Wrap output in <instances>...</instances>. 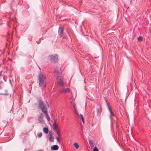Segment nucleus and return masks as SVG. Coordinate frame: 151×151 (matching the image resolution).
I'll list each match as a JSON object with an SVG mask.
<instances>
[{"mask_svg": "<svg viewBox=\"0 0 151 151\" xmlns=\"http://www.w3.org/2000/svg\"><path fill=\"white\" fill-rule=\"evenodd\" d=\"M60 137H56V139L58 141V142H59V143H60Z\"/></svg>", "mask_w": 151, "mask_h": 151, "instance_id": "21", "label": "nucleus"}, {"mask_svg": "<svg viewBox=\"0 0 151 151\" xmlns=\"http://www.w3.org/2000/svg\"><path fill=\"white\" fill-rule=\"evenodd\" d=\"M50 117L48 116V121H50Z\"/></svg>", "mask_w": 151, "mask_h": 151, "instance_id": "28", "label": "nucleus"}, {"mask_svg": "<svg viewBox=\"0 0 151 151\" xmlns=\"http://www.w3.org/2000/svg\"><path fill=\"white\" fill-rule=\"evenodd\" d=\"M13 19V21L14 22L15 21H16V18H15V17H14V19Z\"/></svg>", "mask_w": 151, "mask_h": 151, "instance_id": "29", "label": "nucleus"}, {"mask_svg": "<svg viewBox=\"0 0 151 151\" xmlns=\"http://www.w3.org/2000/svg\"><path fill=\"white\" fill-rule=\"evenodd\" d=\"M43 116V114H41L40 116V119H39V120H40V119H41Z\"/></svg>", "mask_w": 151, "mask_h": 151, "instance_id": "23", "label": "nucleus"}, {"mask_svg": "<svg viewBox=\"0 0 151 151\" xmlns=\"http://www.w3.org/2000/svg\"><path fill=\"white\" fill-rule=\"evenodd\" d=\"M43 130L44 133L47 134V128H44L43 129Z\"/></svg>", "mask_w": 151, "mask_h": 151, "instance_id": "13", "label": "nucleus"}, {"mask_svg": "<svg viewBox=\"0 0 151 151\" xmlns=\"http://www.w3.org/2000/svg\"><path fill=\"white\" fill-rule=\"evenodd\" d=\"M39 106H38V109H41L42 111L45 114L46 117L47 119V111L46 108V106L44 102L40 100L38 101Z\"/></svg>", "mask_w": 151, "mask_h": 151, "instance_id": "2", "label": "nucleus"}, {"mask_svg": "<svg viewBox=\"0 0 151 151\" xmlns=\"http://www.w3.org/2000/svg\"><path fill=\"white\" fill-rule=\"evenodd\" d=\"M79 117L81 119H83L84 118L83 115L81 114L79 115Z\"/></svg>", "mask_w": 151, "mask_h": 151, "instance_id": "18", "label": "nucleus"}, {"mask_svg": "<svg viewBox=\"0 0 151 151\" xmlns=\"http://www.w3.org/2000/svg\"><path fill=\"white\" fill-rule=\"evenodd\" d=\"M53 132H52L51 131H50L49 132L50 134V137H49V139L50 141L51 142H53V140L54 139V136L53 135Z\"/></svg>", "mask_w": 151, "mask_h": 151, "instance_id": "7", "label": "nucleus"}, {"mask_svg": "<svg viewBox=\"0 0 151 151\" xmlns=\"http://www.w3.org/2000/svg\"><path fill=\"white\" fill-rule=\"evenodd\" d=\"M100 107H99L98 108H97V114L98 115L99 114V113H100L101 112V110H100Z\"/></svg>", "mask_w": 151, "mask_h": 151, "instance_id": "15", "label": "nucleus"}, {"mask_svg": "<svg viewBox=\"0 0 151 151\" xmlns=\"http://www.w3.org/2000/svg\"><path fill=\"white\" fill-rule=\"evenodd\" d=\"M42 134L41 132L37 134L38 137L39 138L41 137V136H42Z\"/></svg>", "mask_w": 151, "mask_h": 151, "instance_id": "17", "label": "nucleus"}, {"mask_svg": "<svg viewBox=\"0 0 151 151\" xmlns=\"http://www.w3.org/2000/svg\"><path fill=\"white\" fill-rule=\"evenodd\" d=\"M76 114L78 116V117H79V113L78 112V111H76L75 112Z\"/></svg>", "mask_w": 151, "mask_h": 151, "instance_id": "24", "label": "nucleus"}, {"mask_svg": "<svg viewBox=\"0 0 151 151\" xmlns=\"http://www.w3.org/2000/svg\"><path fill=\"white\" fill-rule=\"evenodd\" d=\"M53 126L54 129H56L58 128V125L56 124V121L55 120L54 121V123L53 124Z\"/></svg>", "mask_w": 151, "mask_h": 151, "instance_id": "10", "label": "nucleus"}, {"mask_svg": "<svg viewBox=\"0 0 151 151\" xmlns=\"http://www.w3.org/2000/svg\"><path fill=\"white\" fill-rule=\"evenodd\" d=\"M47 106H48V107H49V105L48 104Z\"/></svg>", "mask_w": 151, "mask_h": 151, "instance_id": "34", "label": "nucleus"}, {"mask_svg": "<svg viewBox=\"0 0 151 151\" xmlns=\"http://www.w3.org/2000/svg\"><path fill=\"white\" fill-rule=\"evenodd\" d=\"M73 109H74V111H75V112L76 111H77V109H76V108H74Z\"/></svg>", "mask_w": 151, "mask_h": 151, "instance_id": "27", "label": "nucleus"}, {"mask_svg": "<svg viewBox=\"0 0 151 151\" xmlns=\"http://www.w3.org/2000/svg\"><path fill=\"white\" fill-rule=\"evenodd\" d=\"M67 33L68 35H69V33L67 31Z\"/></svg>", "mask_w": 151, "mask_h": 151, "instance_id": "31", "label": "nucleus"}, {"mask_svg": "<svg viewBox=\"0 0 151 151\" xmlns=\"http://www.w3.org/2000/svg\"><path fill=\"white\" fill-rule=\"evenodd\" d=\"M61 91L64 93L69 92L70 91V89L68 88L62 89L61 90Z\"/></svg>", "mask_w": 151, "mask_h": 151, "instance_id": "9", "label": "nucleus"}, {"mask_svg": "<svg viewBox=\"0 0 151 151\" xmlns=\"http://www.w3.org/2000/svg\"><path fill=\"white\" fill-rule=\"evenodd\" d=\"M0 95H9V93H8L7 90H5L4 92L0 93Z\"/></svg>", "mask_w": 151, "mask_h": 151, "instance_id": "11", "label": "nucleus"}, {"mask_svg": "<svg viewBox=\"0 0 151 151\" xmlns=\"http://www.w3.org/2000/svg\"><path fill=\"white\" fill-rule=\"evenodd\" d=\"M37 151H42V150H37Z\"/></svg>", "mask_w": 151, "mask_h": 151, "instance_id": "33", "label": "nucleus"}, {"mask_svg": "<svg viewBox=\"0 0 151 151\" xmlns=\"http://www.w3.org/2000/svg\"><path fill=\"white\" fill-rule=\"evenodd\" d=\"M56 79L58 81V84L61 87H63V80L61 76L60 77H56Z\"/></svg>", "mask_w": 151, "mask_h": 151, "instance_id": "6", "label": "nucleus"}, {"mask_svg": "<svg viewBox=\"0 0 151 151\" xmlns=\"http://www.w3.org/2000/svg\"><path fill=\"white\" fill-rule=\"evenodd\" d=\"M74 145L76 147V149H78L79 147V145L78 143L76 142H75L74 144Z\"/></svg>", "mask_w": 151, "mask_h": 151, "instance_id": "12", "label": "nucleus"}, {"mask_svg": "<svg viewBox=\"0 0 151 151\" xmlns=\"http://www.w3.org/2000/svg\"><path fill=\"white\" fill-rule=\"evenodd\" d=\"M41 119H40V120H39L40 122H41Z\"/></svg>", "mask_w": 151, "mask_h": 151, "instance_id": "32", "label": "nucleus"}, {"mask_svg": "<svg viewBox=\"0 0 151 151\" xmlns=\"http://www.w3.org/2000/svg\"><path fill=\"white\" fill-rule=\"evenodd\" d=\"M72 105L73 106V105H76V104H75V103H74V102H72Z\"/></svg>", "mask_w": 151, "mask_h": 151, "instance_id": "26", "label": "nucleus"}, {"mask_svg": "<svg viewBox=\"0 0 151 151\" xmlns=\"http://www.w3.org/2000/svg\"><path fill=\"white\" fill-rule=\"evenodd\" d=\"M110 112V114H111L110 115L111 116H115L114 114L113 113V112H112V111H111Z\"/></svg>", "mask_w": 151, "mask_h": 151, "instance_id": "19", "label": "nucleus"}, {"mask_svg": "<svg viewBox=\"0 0 151 151\" xmlns=\"http://www.w3.org/2000/svg\"><path fill=\"white\" fill-rule=\"evenodd\" d=\"M137 39L139 41H142V37L141 36H139L137 38Z\"/></svg>", "mask_w": 151, "mask_h": 151, "instance_id": "16", "label": "nucleus"}, {"mask_svg": "<svg viewBox=\"0 0 151 151\" xmlns=\"http://www.w3.org/2000/svg\"><path fill=\"white\" fill-rule=\"evenodd\" d=\"M57 135L59 137H60V133L58 129L56 131Z\"/></svg>", "mask_w": 151, "mask_h": 151, "instance_id": "14", "label": "nucleus"}, {"mask_svg": "<svg viewBox=\"0 0 151 151\" xmlns=\"http://www.w3.org/2000/svg\"><path fill=\"white\" fill-rule=\"evenodd\" d=\"M38 81L39 86L44 88L46 86V79L43 74L41 73L38 75Z\"/></svg>", "mask_w": 151, "mask_h": 151, "instance_id": "1", "label": "nucleus"}, {"mask_svg": "<svg viewBox=\"0 0 151 151\" xmlns=\"http://www.w3.org/2000/svg\"><path fill=\"white\" fill-rule=\"evenodd\" d=\"M73 108H76V105L73 106Z\"/></svg>", "mask_w": 151, "mask_h": 151, "instance_id": "30", "label": "nucleus"}, {"mask_svg": "<svg viewBox=\"0 0 151 151\" xmlns=\"http://www.w3.org/2000/svg\"><path fill=\"white\" fill-rule=\"evenodd\" d=\"M51 62L53 63H56L58 61V57L56 55H52L50 56Z\"/></svg>", "mask_w": 151, "mask_h": 151, "instance_id": "5", "label": "nucleus"}, {"mask_svg": "<svg viewBox=\"0 0 151 151\" xmlns=\"http://www.w3.org/2000/svg\"><path fill=\"white\" fill-rule=\"evenodd\" d=\"M93 151H98V150L96 147H95L93 148Z\"/></svg>", "mask_w": 151, "mask_h": 151, "instance_id": "20", "label": "nucleus"}, {"mask_svg": "<svg viewBox=\"0 0 151 151\" xmlns=\"http://www.w3.org/2000/svg\"><path fill=\"white\" fill-rule=\"evenodd\" d=\"M106 0H105V1H106Z\"/></svg>", "mask_w": 151, "mask_h": 151, "instance_id": "35", "label": "nucleus"}, {"mask_svg": "<svg viewBox=\"0 0 151 151\" xmlns=\"http://www.w3.org/2000/svg\"><path fill=\"white\" fill-rule=\"evenodd\" d=\"M58 146L56 145H55L52 146L51 147V149L52 150H56L58 149Z\"/></svg>", "mask_w": 151, "mask_h": 151, "instance_id": "8", "label": "nucleus"}, {"mask_svg": "<svg viewBox=\"0 0 151 151\" xmlns=\"http://www.w3.org/2000/svg\"><path fill=\"white\" fill-rule=\"evenodd\" d=\"M60 69L58 67H56L54 70V76L56 77H60L61 76L60 75Z\"/></svg>", "mask_w": 151, "mask_h": 151, "instance_id": "4", "label": "nucleus"}, {"mask_svg": "<svg viewBox=\"0 0 151 151\" xmlns=\"http://www.w3.org/2000/svg\"><path fill=\"white\" fill-rule=\"evenodd\" d=\"M82 122H83V124H84V119L83 118V119H82Z\"/></svg>", "mask_w": 151, "mask_h": 151, "instance_id": "25", "label": "nucleus"}, {"mask_svg": "<svg viewBox=\"0 0 151 151\" xmlns=\"http://www.w3.org/2000/svg\"><path fill=\"white\" fill-rule=\"evenodd\" d=\"M108 109L110 112L112 111L110 107L109 106L108 104Z\"/></svg>", "mask_w": 151, "mask_h": 151, "instance_id": "22", "label": "nucleus"}, {"mask_svg": "<svg viewBox=\"0 0 151 151\" xmlns=\"http://www.w3.org/2000/svg\"><path fill=\"white\" fill-rule=\"evenodd\" d=\"M63 27H60L58 29V33L61 37H63V38L66 39L67 35L63 32Z\"/></svg>", "mask_w": 151, "mask_h": 151, "instance_id": "3", "label": "nucleus"}]
</instances>
